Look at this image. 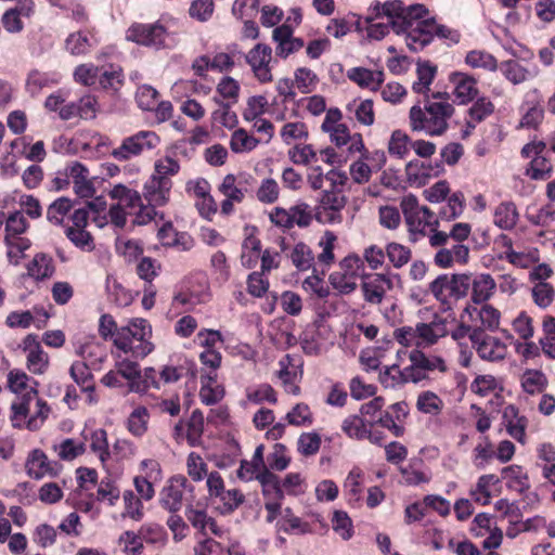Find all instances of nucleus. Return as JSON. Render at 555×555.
<instances>
[{"label":"nucleus","instance_id":"1","mask_svg":"<svg viewBox=\"0 0 555 555\" xmlns=\"http://www.w3.org/2000/svg\"><path fill=\"white\" fill-rule=\"evenodd\" d=\"M376 10L386 13L391 29L404 38L411 51L417 52L433 41L430 18L426 17L427 10L423 4L404 7L400 0H393L376 7Z\"/></svg>","mask_w":555,"mask_h":555},{"label":"nucleus","instance_id":"2","mask_svg":"<svg viewBox=\"0 0 555 555\" xmlns=\"http://www.w3.org/2000/svg\"><path fill=\"white\" fill-rule=\"evenodd\" d=\"M108 196L115 201L108 210L111 222L117 228H124L127 217L133 216V223L146 224L155 217L152 207L143 205L141 194L125 184H115L108 192Z\"/></svg>","mask_w":555,"mask_h":555},{"label":"nucleus","instance_id":"3","mask_svg":"<svg viewBox=\"0 0 555 555\" xmlns=\"http://www.w3.org/2000/svg\"><path fill=\"white\" fill-rule=\"evenodd\" d=\"M454 107L450 102L427 100L422 107L416 104L410 108L409 125L412 131L423 132L430 137L442 135L449 127Z\"/></svg>","mask_w":555,"mask_h":555},{"label":"nucleus","instance_id":"4","mask_svg":"<svg viewBox=\"0 0 555 555\" xmlns=\"http://www.w3.org/2000/svg\"><path fill=\"white\" fill-rule=\"evenodd\" d=\"M10 421L14 428L38 430L48 418L50 406L46 401L38 398L37 391L29 395L16 397L11 403Z\"/></svg>","mask_w":555,"mask_h":555},{"label":"nucleus","instance_id":"5","mask_svg":"<svg viewBox=\"0 0 555 555\" xmlns=\"http://www.w3.org/2000/svg\"><path fill=\"white\" fill-rule=\"evenodd\" d=\"M152 326L142 318L131 319L126 326H121L115 335L114 345L125 353L135 358H144L154 350L151 341Z\"/></svg>","mask_w":555,"mask_h":555},{"label":"nucleus","instance_id":"6","mask_svg":"<svg viewBox=\"0 0 555 555\" xmlns=\"http://www.w3.org/2000/svg\"><path fill=\"white\" fill-rule=\"evenodd\" d=\"M363 261L358 255L346 256L337 270L328 276L330 284L339 295H350L358 288V278L362 274Z\"/></svg>","mask_w":555,"mask_h":555},{"label":"nucleus","instance_id":"7","mask_svg":"<svg viewBox=\"0 0 555 555\" xmlns=\"http://www.w3.org/2000/svg\"><path fill=\"white\" fill-rule=\"evenodd\" d=\"M160 144L159 135L151 130H141L122 139L120 145L112 151V156L126 162L145 152L155 150Z\"/></svg>","mask_w":555,"mask_h":555},{"label":"nucleus","instance_id":"8","mask_svg":"<svg viewBox=\"0 0 555 555\" xmlns=\"http://www.w3.org/2000/svg\"><path fill=\"white\" fill-rule=\"evenodd\" d=\"M399 274L390 271L384 273H363L361 275V293L364 301L371 306L380 305L386 294L393 288V281Z\"/></svg>","mask_w":555,"mask_h":555},{"label":"nucleus","instance_id":"9","mask_svg":"<svg viewBox=\"0 0 555 555\" xmlns=\"http://www.w3.org/2000/svg\"><path fill=\"white\" fill-rule=\"evenodd\" d=\"M447 334V324L442 319H436L430 323L420 322L414 327L402 330L403 338H405L408 343L414 341L417 348L430 347Z\"/></svg>","mask_w":555,"mask_h":555},{"label":"nucleus","instance_id":"10","mask_svg":"<svg viewBox=\"0 0 555 555\" xmlns=\"http://www.w3.org/2000/svg\"><path fill=\"white\" fill-rule=\"evenodd\" d=\"M469 339L482 360L501 361L507 354V346L500 338L486 334L481 327H474Z\"/></svg>","mask_w":555,"mask_h":555},{"label":"nucleus","instance_id":"11","mask_svg":"<svg viewBox=\"0 0 555 555\" xmlns=\"http://www.w3.org/2000/svg\"><path fill=\"white\" fill-rule=\"evenodd\" d=\"M521 154L526 158H531L530 166L527 168V175L533 180H545L551 177L553 166L546 157V145L542 141H533L526 144Z\"/></svg>","mask_w":555,"mask_h":555},{"label":"nucleus","instance_id":"12","mask_svg":"<svg viewBox=\"0 0 555 555\" xmlns=\"http://www.w3.org/2000/svg\"><path fill=\"white\" fill-rule=\"evenodd\" d=\"M193 491L188 478L183 475H176L168 479L159 492V504L169 513H178L183 505L184 492Z\"/></svg>","mask_w":555,"mask_h":555},{"label":"nucleus","instance_id":"13","mask_svg":"<svg viewBox=\"0 0 555 555\" xmlns=\"http://www.w3.org/2000/svg\"><path fill=\"white\" fill-rule=\"evenodd\" d=\"M245 61L259 82L267 83L272 81L271 47L264 43H257L245 54Z\"/></svg>","mask_w":555,"mask_h":555},{"label":"nucleus","instance_id":"14","mask_svg":"<svg viewBox=\"0 0 555 555\" xmlns=\"http://www.w3.org/2000/svg\"><path fill=\"white\" fill-rule=\"evenodd\" d=\"M166 29L159 23L134 24L127 31V39L142 46L160 48L165 44Z\"/></svg>","mask_w":555,"mask_h":555},{"label":"nucleus","instance_id":"15","mask_svg":"<svg viewBox=\"0 0 555 555\" xmlns=\"http://www.w3.org/2000/svg\"><path fill=\"white\" fill-rule=\"evenodd\" d=\"M25 468L30 478L41 479L46 476H56L60 465L50 461L43 451L35 449L29 453Z\"/></svg>","mask_w":555,"mask_h":555},{"label":"nucleus","instance_id":"16","mask_svg":"<svg viewBox=\"0 0 555 555\" xmlns=\"http://www.w3.org/2000/svg\"><path fill=\"white\" fill-rule=\"evenodd\" d=\"M171 188V180L151 176L143 188V196L147 202L146 206L152 207L154 210L155 207L165 206L169 202Z\"/></svg>","mask_w":555,"mask_h":555},{"label":"nucleus","instance_id":"17","mask_svg":"<svg viewBox=\"0 0 555 555\" xmlns=\"http://www.w3.org/2000/svg\"><path fill=\"white\" fill-rule=\"evenodd\" d=\"M66 175L70 177V183L75 193L80 197H92L95 189L90 179L89 169L79 162H70L66 165Z\"/></svg>","mask_w":555,"mask_h":555},{"label":"nucleus","instance_id":"18","mask_svg":"<svg viewBox=\"0 0 555 555\" xmlns=\"http://www.w3.org/2000/svg\"><path fill=\"white\" fill-rule=\"evenodd\" d=\"M24 350L27 352L26 366L36 375L46 373L49 367V356L43 351L35 335H27L23 341Z\"/></svg>","mask_w":555,"mask_h":555},{"label":"nucleus","instance_id":"19","mask_svg":"<svg viewBox=\"0 0 555 555\" xmlns=\"http://www.w3.org/2000/svg\"><path fill=\"white\" fill-rule=\"evenodd\" d=\"M449 81L453 86V94L460 104L473 101L478 94L477 80L466 73L453 72L449 76Z\"/></svg>","mask_w":555,"mask_h":555},{"label":"nucleus","instance_id":"20","mask_svg":"<svg viewBox=\"0 0 555 555\" xmlns=\"http://www.w3.org/2000/svg\"><path fill=\"white\" fill-rule=\"evenodd\" d=\"M332 143L337 147L347 146L350 154L360 153L363 156L364 143L362 135L359 133L350 134L346 125L337 126L335 129L327 132Z\"/></svg>","mask_w":555,"mask_h":555},{"label":"nucleus","instance_id":"21","mask_svg":"<svg viewBox=\"0 0 555 555\" xmlns=\"http://www.w3.org/2000/svg\"><path fill=\"white\" fill-rule=\"evenodd\" d=\"M521 391L528 396L542 395L548 386L546 374L538 369H526L519 376Z\"/></svg>","mask_w":555,"mask_h":555},{"label":"nucleus","instance_id":"22","mask_svg":"<svg viewBox=\"0 0 555 555\" xmlns=\"http://www.w3.org/2000/svg\"><path fill=\"white\" fill-rule=\"evenodd\" d=\"M498 68L502 75L513 85H520L538 76L539 70L537 67L527 68L518 61L507 60L503 61Z\"/></svg>","mask_w":555,"mask_h":555},{"label":"nucleus","instance_id":"23","mask_svg":"<svg viewBox=\"0 0 555 555\" xmlns=\"http://www.w3.org/2000/svg\"><path fill=\"white\" fill-rule=\"evenodd\" d=\"M383 4L384 3L376 2L370 8L369 14L365 17L367 36L376 40L383 39L389 33V28H391L386 13H384L383 10H376V7Z\"/></svg>","mask_w":555,"mask_h":555},{"label":"nucleus","instance_id":"24","mask_svg":"<svg viewBox=\"0 0 555 555\" xmlns=\"http://www.w3.org/2000/svg\"><path fill=\"white\" fill-rule=\"evenodd\" d=\"M472 233V225L466 222L454 223L449 232L435 231L429 236V244L433 247L449 245L450 240L463 244Z\"/></svg>","mask_w":555,"mask_h":555},{"label":"nucleus","instance_id":"25","mask_svg":"<svg viewBox=\"0 0 555 555\" xmlns=\"http://www.w3.org/2000/svg\"><path fill=\"white\" fill-rule=\"evenodd\" d=\"M410 362L421 369L427 376L433 372L446 373L448 371L447 361L438 354L425 353L420 349H414L409 354Z\"/></svg>","mask_w":555,"mask_h":555},{"label":"nucleus","instance_id":"26","mask_svg":"<svg viewBox=\"0 0 555 555\" xmlns=\"http://www.w3.org/2000/svg\"><path fill=\"white\" fill-rule=\"evenodd\" d=\"M55 271L53 259L51 256L38 253L27 264V274L36 281L50 279Z\"/></svg>","mask_w":555,"mask_h":555},{"label":"nucleus","instance_id":"27","mask_svg":"<svg viewBox=\"0 0 555 555\" xmlns=\"http://www.w3.org/2000/svg\"><path fill=\"white\" fill-rule=\"evenodd\" d=\"M185 517L191 525L202 533H206V530L209 529L216 535L221 534L220 528L217 526L216 521L207 515L204 508H195L193 505H188L185 508Z\"/></svg>","mask_w":555,"mask_h":555},{"label":"nucleus","instance_id":"28","mask_svg":"<svg viewBox=\"0 0 555 555\" xmlns=\"http://www.w3.org/2000/svg\"><path fill=\"white\" fill-rule=\"evenodd\" d=\"M472 299L476 304L486 302L494 294L496 284L490 274L476 275L470 283Z\"/></svg>","mask_w":555,"mask_h":555},{"label":"nucleus","instance_id":"29","mask_svg":"<svg viewBox=\"0 0 555 555\" xmlns=\"http://www.w3.org/2000/svg\"><path fill=\"white\" fill-rule=\"evenodd\" d=\"M410 231L425 234L427 230L435 233L438 231L439 221L436 215L426 206H423L414 216L406 221Z\"/></svg>","mask_w":555,"mask_h":555},{"label":"nucleus","instance_id":"30","mask_svg":"<svg viewBox=\"0 0 555 555\" xmlns=\"http://www.w3.org/2000/svg\"><path fill=\"white\" fill-rule=\"evenodd\" d=\"M98 83L104 90L117 92L124 85L121 67L113 64L101 66Z\"/></svg>","mask_w":555,"mask_h":555},{"label":"nucleus","instance_id":"31","mask_svg":"<svg viewBox=\"0 0 555 555\" xmlns=\"http://www.w3.org/2000/svg\"><path fill=\"white\" fill-rule=\"evenodd\" d=\"M348 78L362 88L375 90L384 80V73L380 70H370L363 67H354L348 70Z\"/></svg>","mask_w":555,"mask_h":555},{"label":"nucleus","instance_id":"32","mask_svg":"<svg viewBox=\"0 0 555 555\" xmlns=\"http://www.w3.org/2000/svg\"><path fill=\"white\" fill-rule=\"evenodd\" d=\"M37 382L33 380L22 370L13 369L8 373V387L17 397L29 395L30 391H37Z\"/></svg>","mask_w":555,"mask_h":555},{"label":"nucleus","instance_id":"33","mask_svg":"<svg viewBox=\"0 0 555 555\" xmlns=\"http://www.w3.org/2000/svg\"><path fill=\"white\" fill-rule=\"evenodd\" d=\"M518 211L514 203L499 204L493 214V223L502 230H512L518 221Z\"/></svg>","mask_w":555,"mask_h":555},{"label":"nucleus","instance_id":"34","mask_svg":"<svg viewBox=\"0 0 555 555\" xmlns=\"http://www.w3.org/2000/svg\"><path fill=\"white\" fill-rule=\"evenodd\" d=\"M509 416L513 418L507 421L506 430L512 438L524 444L526 442L528 421L525 416H519L517 409L513 405L507 406L504 412L505 418Z\"/></svg>","mask_w":555,"mask_h":555},{"label":"nucleus","instance_id":"35","mask_svg":"<svg viewBox=\"0 0 555 555\" xmlns=\"http://www.w3.org/2000/svg\"><path fill=\"white\" fill-rule=\"evenodd\" d=\"M502 478L506 480L509 488L525 492L530 488L527 472L519 465H509L502 469Z\"/></svg>","mask_w":555,"mask_h":555},{"label":"nucleus","instance_id":"36","mask_svg":"<svg viewBox=\"0 0 555 555\" xmlns=\"http://www.w3.org/2000/svg\"><path fill=\"white\" fill-rule=\"evenodd\" d=\"M150 421V412L143 406H137L128 416L126 426L128 431L137 437L141 438L147 431V425Z\"/></svg>","mask_w":555,"mask_h":555},{"label":"nucleus","instance_id":"37","mask_svg":"<svg viewBox=\"0 0 555 555\" xmlns=\"http://www.w3.org/2000/svg\"><path fill=\"white\" fill-rule=\"evenodd\" d=\"M85 439L89 441L91 451L105 465L111 457L106 430L96 428L90 433L89 437L86 436Z\"/></svg>","mask_w":555,"mask_h":555},{"label":"nucleus","instance_id":"38","mask_svg":"<svg viewBox=\"0 0 555 555\" xmlns=\"http://www.w3.org/2000/svg\"><path fill=\"white\" fill-rule=\"evenodd\" d=\"M141 500L132 490H126L122 493L124 511L122 518H129L133 521H141L144 518V506Z\"/></svg>","mask_w":555,"mask_h":555},{"label":"nucleus","instance_id":"39","mask_svg":"<svg viewBox=\"0 0 555 555\" xmlns=\"http://www.w3.org/2000/svg\"><path fill=\"white\" fill-rule=\"evenodd\" d=\"M59 82V78L39 69H31L26 78V90L31 95L38 94L43 88Z\"/></svg>","mask_w":555,"mask_h":555},{"label":"nucleus","instance_id":"40","mask_svg":"<svg viewBox=\"0 0 555 555\" xmlns=\"http://www.w3.org/2000/svg\"><path fill=\"white\" fill-rule=\"evenodd\" d=\"M216 373H209L206 376H202L199 398L202 402L207 405L217 403L223 397V389L219 385L212 386V384L216 383Z\"/></svg>","mask_w":555,"mask_h":555},{"label":"nucleus","instance_id":"41","mask_svg":"<svg viewBox=\"0 0 555 555\" xmlns=\"http://www.w3.org/2000/svg\"><path fill=\"white\" fill-rule=\"evenodd\" d=\"M266 496L272 500H282L284 496L283 489L280 483L279 477L273 474L269 468H263L257 479Z\"/></svg>","mask_w":555,"mask_h":555},{"label":"nucleus","instance_id":"42","mask_svg":"<svg viewBox=\"0 0 555 555\" xmlns=\"http://www.w3.org/2000/svg\"><path fill=\"white\" fill-rule=\"evenodd\" d=\"M444 406L443 400L434 391L425 390L417 396L416 408L420 412L438 415Z\"/></svg>","mask_w":555,"mask_h":555},{"label":"nucleus","instance_id":"43","mask_svg":"<svg viewBox=\"0 0 555 555\" xmlns=\"http://www.w3.org/2000/svg\"><path fill=\"white\" fill-rule=\"evenodd\" d=\"M465 63L472 68H481L488 72L498 69L496 59L483 50H472L465 56Z\"/></svg>","mask_w":555,"mask_h":555},{"label":"nucleus","instance_id":"44","mask_svg":"<svg viewBox=\"0 0 555 555\" xmlns=\"http://www.w3.org/2000/svg\"><path fill=\"white\" fill-rule=\"evenodd\" d=\"M499 482V478L493 474L482 475L478 478L476 487L472 489L470 495L475 502L480 505L490 503L491 492L490 487Z\"/></svg>","mask_w":555,"mask_h":555},{"label":"nucleus","instance_id":"45","mask_svg":"<svg viewBox=\"0 0 555 555\" xmlns=\"http://www.w3.org/2000/svg\"><path fill=\"white\" fill-rule=\"evenodd\" d=\"M386 256L391 266L396 269H401L412 258V251L410 247L402 245L397 242H390L385 247Z\"/></svg>","mask_w":555,"mask_h":555},{"label":"nucleus","instance_id":"46","mask_svg":"<svg viewBox=\"0 0 555 555\" xmlns=\"http://www.w3.org/2000/svg\"><path fill=\"white\" fill-rule=\"evenodd\" d=\"M5 242L8 245L7 256L9 262L13 266H18L24 258L25 250L31 245L30 241L22 236L5 235Z\"/></svg>","mask_w":555,"mask_h":555},{"label":"nucleus","instance_id":"47","mask_svg":"<svg viewBox=\"0 0 555 555\" xmlns=\"http://www.w3.org/2000/svg\"><path fill=\"white\" fill-rule=\"evenodd\" d=\"M261 254L260 241L254 236H247L242 244L241 262L244 267L250 269L254 268Z\"/></svg>","mask_w":555,"mask_h":555},{"label":"nucleus","instance_id":"48","mask_svg":"<svg viewBox=\"0 0 555 555\" xmlns=\"http://www.w3.org/2000/svg\"><path fill=\"white\" fill-rule=\"evenodd\" d=\"M289 258L293 264L300 271H307L314 264L312 250L305 243H297L291 250Z\"/></svg>","mask_w":555,"mask_h":555},{"label":"nucleus","instance_id":"49","mask_svg":"<svg viewBox=\"0 0 555 555\" xmlns=\"http://www.w3.org/2000/svg\"><path fill=\"white\" fill-rule=\"evenodd\" d=\"M73 203L67 197L55 199L47 209V219L55 225H64L66 216L70 212Z\"/></svg>","mask_w":555,"mask_h":555},{"label":"nucleus","instance_id":"50","mask_svg":"<svg viewBox=\"0 0 555 555\" xmlns=\"http://www.w3.org/2000/svg\"><path fill=\"white\" fill-rule=\"evenodd\" d=\"M258 144L259 140L248 134L243 128L236 129L230 140V146L234 153H248L255 150Z\"/></svg>","mask_w":555,"mask_h":555},{"label":"nucleus","instance_id":"51","mask_svg":"<svg viewBox=\"0 0 555 555\" xmlns=\"http://www.w3.org/2000/svg\"><path fill=\"white\" fill-rule=\"evenodd\" d=\"M105 286L109 298L118 307H127L132 302V294L127 291L114 276L108 275L106 278Z\"/></svg>","mask_w":555,"mask_h":555},{"label":"nucleus","instance_id":"52","mask_svg":"<svg viewBox=\"0 0 555 555\" xmlns=\"http://www.w3.org/2000/svg\"><path fill=\"white\" fill-rule=\"evenodd\" d=\"M417 80L413 82L412 89L420 94H426L436 75V67L428 62L417 65Z\"/></svg>","mask_w":555,"mask_h":555},{"label":"nucleus","instance_id":"53","mask_svg":"<svg viewBox=\"0 0 555 555\" xmlns=\"http://www.w3.org/2000/svg\"><path fill=\"white\" fill-rule=\"evenodd\" d=\"M219 191L224 197L233 199L236 203H242L245 197L246 189L234 175L229 173L223 178L219 185Z\"/></svg>","mask_w":555,"mask_h":555},{"label":"nucleus","instance_id":"54","mask_svg":"<svg viewBox=\"0 0 555 555\" xmlns=\"http://www.w3.org/2000/svg\"><path fill=\"white\" fill-rule=\"evenodd\" d=\"M119 498L120 489L116 481L111 477L101 479L96 490V500L100 502H106L109 506H115Z\"/></svg>","mask_w":555,"mask_h":555},{"label":"nucleus","instance_id":"55","mask_svg":"<svg viewBox=\"0 0 555 555\" xmlns=\"http://www.w3.org/2000/svg\"><path fill=\"white\" fill-rule=\"evenodd\" d=\"M117 544L125 555H140L144 545L138 532L127 530L117 539Z\"/></svg>","mask_w":555,"mask_h":555},{"label":"nucleus","instance_id":"56","mask_svg":"<svg viewBox=\"0 0 555 555\" xmlns=\"http://www.w3.org/2000/svg\"><path fill=\"white\" fill-rule=\"evenodd\" d=\"M494 457V449L490 440L485 437L473 450V464L478 469H483Z\"/></svg>","mask_w":555,"mask_h":555},{"label":"nucleus","instance_id":"57","mask_svg":"<svg viewBox=\"0 0 555 555\" xmlns=\"http://www.w3.org/2000/svg\"><path fill=\"white\" fill-rule=\"evenodd\" d=\"M430 170L423 162H410L405 167L408 181L417 186L424 185L431 177Z\"/></svg>","mask_w":555,"mask_h":555},{"label":"nucleus","instance_id":"58","mask_svg":"<svg viewBox=\"0 0 555 555\" xmlns=\"http://www.w3.org/2000/svg\"><path fill=\"white\" fill-rule=\"evenodd\" d=\"M287 423L293 426H311L313 414L306 403H297L285 416Z\"/></svg>","mask_w":555,"mask_h":555},{"label":"nucleus","instance_id":"59","mask_svg":"<svg viewBox=\"0 0 555 555\" xmlns=\"http://www.w3.org/2000/svg\"><path fill=\"white\" fill-rule=\"evenodd\" d=\"M341 430L351 439L364 440L367 426L362 417L349 415L343 421Z\"/></svg>","mask_w":555,"mask_h":555},{"label":"nucleus","instance_id":"60","mask_svg":"<svg viewBox=\"0 0 555 555\" xmlns=\"http://www.w3.org/2000/svg\"><path fill=\"white\" fill-rule=\"evenodd\" d=\"M179 170V162L172 156L166 155L155 162L154 172L152 176L158 179L171 180L170 178L176 176Z\"/></svg>","mask_w":555,"mask_h":555},{"label":"nucleus","instance_id":"61","mask_svg":"<svg viewBox=\"0 0 555 555\" xmlns=\"http://www.w3.org/2000/svg\"><path fill=\"white\" fill-rule=\"evenodd\" d=\"M57 456L64 461H73L86 451L85 443L76 442L74 439H64L59 444L53 446Z\"/></svg>","mask_w":555,"mask_h":555},{"label":"nucleus","instance_id":"62","mask_svg":"<svg viewBox=\"0 0 555 555\" xmlns=\"http://www.w3.org/2000/svg\"><path fill=\"white\" fill-rule=\"evenodd\" d=\"M65 47L70 54L81 55L88 53L91 50L92 43L86 34L77 31L70 34L67 37Z\"/></svg>","mask_w":555,"mask_h":555},{"label":"nucleus","instance_id":"63","mask_svg":"<svg viewBox=\"0 0 555 555\" xmlns=\"http://www.w3.org/2000/svg\"><path fill=\"white\" fill-rule=\"evenodd\" d=\"M69 374L81 390L91 389L92 373L86 362L75 361L69 369Z\"/></svg>","mask_w":555,"mask_h":555},{"label":"nucleus","instance_id":"64","mask_svg":"<svg viewBox=\"0 0 555 555\" xmlns=\"http://www.w3.org/2000/svg\"><path fill=\"white\" fill-rule=\"evenodd\" d=\"M280 195L279 183L272 178H266L261 181L256 197L262 204H273Z\"/></svg>","mask_w":555,"mask_h":555}]
</instances>
